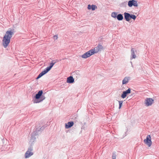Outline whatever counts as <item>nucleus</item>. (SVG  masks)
<instances>
[{
	"label": "nucleus",
	"mask_w": 159,
	"mask_h": 159,
	"mask_svg": "<svg viewBox=\"0 0 159 159\" xmlns=\"http://www.w3.org/2000/svg\"><path fill=\"white\" fill-rule=\"evenodd\" d=\"M14 34L13 31L11 29L7 31L5 34L2 40V45L4 48L7 47L10 43V39L12 35Z\"/></svg>",
	"instance_id": "f257e3e1"
},
{
	"label": "nucleus",
	"mask_w": 159,
	"mask_h": 159,
	"mask_svg": "<svg viewBox=\"0 0 159 159\" xmlns=\"http://www.w3.org/2000/svg\"><path fill=\"white\" fill-rule=\"evenodd\" d=\"M43 91L42 90H39L36 93L33 100V102L34 103H38L42 102L44 100L45 97L43 95Z\"/></svg>",
	"instance_id": "f03ea898"
},
{
	"label": "nucleus",
	"mask_w": 159,
	"mask_h": 159,
	"mask_svg": "<svg viewBox=\"0 0 159 159\" xmlns=\"http://www.w3.org/2000/svg\"><path fill=\"white\" fill-rule=\"evenodd\" d=\"M54 64L52 62L50 63V66H49L46 68L43 71H42L38 75L36 78V79H38L41 78L43 75L48 73L53 66Z\"/></svg>",
	"instance_id": "7ed1b4c3"
},
{
	"label": "nucleus",
	"mask_w": 159,
	"mask_h": 159,
	"mask_svg": "<svg viewBox=\"0 0 159 159\" xmlns=\"http://www.w3.org/2000/svg\"><path fill=\"white\" fill-rule=\"evenodd\" d=\"M32 146L30 145L29 148L28 149V150L25 154V158H29L33 154V153L32 152Z\"/></svg>",
	"instance_id": "20e7f679"
},
{
	"label": "nucleus",
	"mask_w": 159,
	"mask_h": 159,
	"mask_svg": "<svg viewBox=\"0 0 159 159\" xmlns=\"http://www.w3.org/2000/svg\"><path fill=\"white\" fill-rule=\"evenodd\" d=\"M103 47L102 45L98 44V46L96 47H95L93 49H91V50H92V52H94V53H97L101 51L103 49Z\"/></svg>",
	"instance_id": "39448f33"
},
{
	"label": "nucleus",
	"mask_w": 159,
	"mask_h": 159,
	"mask_svg": "<svg viewBox=\"0 0 159 159\" xmlns=\"http://www.w3.org/2000/svg\"><path fill=\"white\" fill-rule=\"evenodd\" d=\"M144 142L149 147L151 146L152 142L151 140V136L150 135H148L147 136L146 139L144 140Z\"/></svg>",
	"instance_id": "423d86ee"
},
{
	"label": "nucleus",
	"mask_w": 159,
	"mask_h": 159,
	"mask_svg": "<svg viewBox=\"0 0 159 159\" xmlns=\"http://www.w3.org/2000/svg\"><path fill=\"white\" fill-rule=\"evenodd\" d=\"M92 50H90L82 55L81 57L84 58H86L94 54V52H92Z\"/></svg>",
	"instance_id": "0eeeda50"
},
{
	"label": "nucleus",
	"mask_w": 159,
	"mask_h": 159,
	"mask_svg": "<svg viewBox=\"0 0 159 159\" xmlns=\"http://www.w3.org/2000/svg\"><path fill=\"white\" fill-rule=\"evenodd\" d=\"M128 5L129 7H131L133 6L137 7L138 6L137 1L135 0H129L128 2Z\"/></svg>",
	"instance_id": "6e6552de"
},
{
	"label": "nucleus",
	"mask_w": 159,
	"mask_h": 159,
	"mask_svg": "<svg viewBox=\"0 0 159 159\" xmlns=\"http://www.w3.org/2000/svg\"><path fill=\"white\" fill-rule=\"evenodd\" d=\"M154 100L152 98H147L145 100V103L146 106L148 107L152 105Z\"/></svg>",
	"instance_id": "1a4fd4ad"
},
{
	"label": "nucleus",
	"mask_w": 159,
	"mask_h": 159,
	"mask_svg": "<svg viewBox=\"0 0 159 159\" xmlns=\"http://www.w3.org/2000/svg\"><path fill=\"white\" fill-rule=\"evenodd\" d=\"M131 93V89L130 88H129L127 90L124 91L123 92L121 97L122 98H125L127 96V95Z\"/></svg>",
	"instance_id": "9d476101"
},
{
	"label": "nucleus",
	"mask_w": 159,
	"mask_h": 159,
	"mask_svg": "<svg viewBox=\"0 0 159 159\" xmlns=\"http://www.w3.org/2000/svg\"><path fill=\"white\" fill-rule=\"evenodd\" d=\"M40 127V126H39ZM45 127L44 126H42L41 127H38V128H36V129L34 131V132H35L37 134V135H38V134L40 133L44 129Z\"/></svg>",
	"instance_id": "9b49d317"
},
{
	"label": "nucleus",
	"mask_w": 159,
	"mask_h": 159,
	"mask_svg": "<svg viewBox=\"0 0 159 159\" xmlns=\"http://www.w3.org/2000/svg\"><path fill=\"white\" fill-rule=\"evenodd\" d=\"M38 135H37L36 133L35 132H33L31 134V139H30V142H33L34 141L36 140V136H37Z\"/></svg>",
	"instance_id": "f8f14e48"
},
{
	"label": "nucleus",
	"mask_w": 159,
	"mask_h": 159,
	"mask_svg": "<svg viewBox=\"0 0 159 159\" xmlns=\"http://www.w3.org/2000/svg\"><path fill=\"white\" fill-rule=\"evenodd\" d=\"M131 59L135 58L136 57L135 53L137 52L133 48H131Z\"/></svg>",
	"instance_id": "ddd939ff"
},
{
	"label": "nucleus",
	"mask_w": 159,
	"mask_h": 159,
	"mask_svg": "<svg viewBox=\"0 0 159 159\" xmlns=\"http://www.w3.org/2000/svg\"><path fill=\"white\" fill-rule=\"evenodd\" d=\"M74 125V122L72 121L68 122L65 124V127L66 129H69L71 127Z\"/></svg>",
	"instance_id": "4468645a"
},
{
	"label": "nucleus",
	"mask_w": 159,
	"mask_h": 159,
	"mask_svg": "<svg viewBox=\"0 0 159 159\" xmlns=\"http://www.w3.org/2000/svg\"><path fill=\"white\" fill-rule=\"evenodd\" d=\"M74 82V79L72 76H70L67 78L66 82L70 84H72Z\"/></svg>",
	"instance_id": "2eb2a0df"
},
{
	"label": "nucleus",
	"mask_w": 159,
	"mask_h": 159,
	"mask_svg": "<svg viewBox=\"0 0 159 159\" xmlns=\"http://www.w3.org/2000/svg\"><path fill=\"white\" fill-rule=\"evenodd\" d=\"M87 8L88 10L91 9L92 11H93L95 10V9L97 8V7L95 5H91L89 4Z\"/></svg>",
	"instance_id": "dca6fc26"
},
{
	"label": "nucleus",
	"mask_w": 159,
	"mask_h": 159,
	"mask_svg": "<svg viewBox=\"0 0 159 159\" xmlns=\"http://www.w3.org/2000/svg\"><path fill=\"white\" fill-rule=\"evenodd\" d=\"M124 18L125 20L127 21H129V16H130V14L125 12L124 13Z\"/></svg>",
	"instance_id": "f3484780"
},
{
	"label": "nucleus",
	"mask_w": 159,
	"mask_h": 159,
	"mask_svg": "<svg viewBox=\"0 0 159 159\" xmlns=\"http://www.w3.org/2000/svg\"><path fill=\"white\" fill-rule=\"evenodd\" d=\"M129 80H130L129 77H125L123 79V80H122V84H126L127 83Z\"/></svg>",
	"instance_id": "a211bd4d"
},
{
	"label": "nucleus",
	"mask_w": 159,
	"mask_h": 159,
	"mask_svg": "<svg viewBox=\"0 0 159 159\" xmlns=\"http://www.w3.org/2000/svg\"><path fill=\"white\" fill-rule=\"evenodd\" d=\"M118 20H122L123 19V15L121 14H117L116 18Z\"/></svg>",
	"instance_id": "6ab92c4d"
},
{
	"label": "nucleus",
	"mask_w": 159,
	"mask_h": 159,
	"mask_svg": "<svg viewBox=\"0 0 159 159\" xmlns=\"http://www.w3.org/2000/svg\"><path fill=\"white\" fill-rule=\"evenodd\" d=\"M79 71H76L73 73V75H74L75 77V76L77 78H79L80 77V75L78 74V73H79Z\"/></svg>",
	"instance_id": "aec40b11"
},
{
	"label": "nucleus",
	"mask_w": 159,
	"mask_h": 159,
	"mask_svg": "<svg viewBox=\"0 0 159 159\" xmlns=\"http://www.w3.org/2000/svg\"><path fill=\"white\" fill-rule=\"evenodd\" d=\"M129 16V20L130 19H132L134 20H135V19L136 18V16L135 15L133 14H130Z\"/></svg>",
	"instance_id": "412c9836"
},
{
	"label": "nucleus",
	"mask_w": 159,
	"mask_h": 159,
	"mask_svg": "<svg viewBox=\"0 0 159 159\" xmlns=\"http://www.w3.org/2000/svg\"><path fill=\"white\" fill-rule=\"evenodd\" d=\"M117 13L116 12H113L111 14V16L114 18H116L117 16Z\"/></svg>",
	"instance_id": "4be33fe9"
},
{
	"label": "nucleus",
	"mask_w": 159,
	"mask_h": 159,
	"mask_svg": "<svg viewBox=\"0 0 159 159\" xmlns=\"http://www.w3.org/2000/svg\"><path fill=\"white\" fill-rule=\"evenodd\" d=\"M83 123H84V125H82V126L81 127V129L82 130L84 129V130H85V129H86V128L87 127L86 123L85 122H84Z\"/></svg>",
	"instance_id": "5701e85b"
},
{
	"label": "nucleus",
	"mask_w": 159,
	"mask_h": 159,
	"mask_svg": "<svg viewBox=\"0 0 159 159\" xmlns=\"http://www.w3.org/2000/svg\"><path fill=\"white\" fill-rule=\"evenodd\" d=\"M123 102L122 101H118V102L119 103V109H120L121 108V107L122 106Z\"/></svg>",
	"instance_id": "b1692460"
},
{
	"label": "nucleus",
	"mask_w": 159,
	"mask_h": 159,
	"mask_svg": "<svg viewBox=\"0 0 159 159\" xmlns=\"http://www.w3.org/2000/svg\"><path fill=\"white\" fill-rule=\"evenodd\" d=\"M116 155L115 152H113L112 155V159H116Z\"/></svg>",
	"instance_id": "393cba45"
},
{
	"label": "nucleus",
	"mask_w": 159,
	"mask_h": 159,
	"mask_svg": "<svg viewBox=\"0 0 159 159\" xmlns=\"http://www.w3.org/2000/svg\"><path fill=\"white\" fill-rule=\"evenodd\" d=\"M59 60L57 59L54 60L52 61V62L55 64L56 62L59 61Z\"/></svg>",
	"instance_id": "a878e982"
},
{
	"label": "nucleus",
	"mask_w": 159,
	"mask_h": 159,
	"mask_svg": "<svg viewBox=\"0 0 159 159\" xmlns=\"http://www.w3.org/2000/svg\"><path fill=\"white\" fill-rule=\"evenodd\" d=\"M127 5V2H124L121 3V5L122 6H126Z\"/></svg>",
	"instance_id": "bb28decb"
},
{
	"label": "nucleus",
	"mask_w": 159,
	"mask_h": 159,
	"mask_svg": "<svg viewBox=\"0 0 159 159\" xmlns=\"http://www.w3.org/2000/svg\"><path fill=\"white\" fill-rule=\"evenodd\" d=\"M57 36L56 35H54L53 36V38L54 40H56L57 39Z\"/></svg>",
	"instance_id": "cd10ccee"
},
{
	"label": "nucleus",
	"mask_w": 159,
	"mask_h": 159,
	"mask_svg": "<svg viewBox=\"0 0 159 159\" xmlns=\"http://www.w3.org/2000/svg\"><path fill=\"white\" fill-rule=\"evenodd\" d=\"M131 95V96H133V94H132Z\"/></svg>",
	"instance_id": "c85d7f7f"
}]
</instances>
